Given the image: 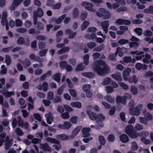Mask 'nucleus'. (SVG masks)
<instances>
[{
    "mask_svg": "<svg viewBox=\"0 0 153 153\" xmlns=\"http://www.w3.org/2000/svg\"><path fill=\"white\" fill-rule=\"evenodd\" d=\"M94 70L100 76H103L109 73L110 70L108 65L102 60L97 61L93 66Z\"/></svg>",
    "mask_w": 153,
    "mask_h": 153,
    "instance_id": "obj_1",
    "label": "nucleus"
},
{
    "mask_svg": "<svg viewBox=\"0 0 153 153\" xmlns=\"http://www.w3.org/2000/svg\"><path fill=\"white\" fill-rule=\"evenodd\" d=\"M86 112L91 119L93 120H96V122L97 125H99L101 127H103V121L105 119V117L102 114H100L98 115L90 110H87Z\"/></svg>",
    "mask_w": 153,
    "mask_h": 153,
    "instance_id": "obj_2",
    "label": "nucleus"
},
{
    "mask_svg": "<svg viewBox=\"0 0 153 153\" xmlns=\"http://www.w3.org/2000/svg\"><path fill=\"white\" fill-rule=\"evenodd\" d=\"M134 128L132 125L127 126L125 128V132L131 138H134L138 136V133L134 130Z\"/></svg>",
    "mask_w": 153,
    "mask_h": 153,
    "instance_id": "obj_3",
    "label": "nucleus"
},
{
    "mask_svg": "<svg viewBox=\"0 0 153 153\" xmlns=\"http://www.w3.org/2000/svg\"><path fill=\"white\" fill-rule=\"evenodd\" d=\"M99 12H96V15L100 17L105 19H108L111 16V14L108 11L104 8L99 9Z\"/></svg>",
    "mask_w": 153,
    "mask_h": 153,
    "instance_id": "obj_4",
    "label": "nucleus"
},
{
    "mask_svg": "<svg viewBox=\"0 0 153 153\" xmlns=\"http://www.w3.org/2000/svg\"><path fill=\"white\" fill-rule=\"evenodd\" d=\"M46 141L48 142H50L51 143H54L57 144V145L54 144L53 145V147H54L55 149L59 151V150L61 148V145L60 144V141L57 139L51 138L50 137H48L46 139Z\"/></svg>",
    "mask_w": 153,
    "mask_h": 153,
    "instance_id": "obj_5",
    "label": "nucleus"
},
{
    "mask_svg": "<svg viewBox=\"0 0 153 153\" xmlns=\"http://www.w3.org/2000/svg\"><path fill=\"white\" fill-rule=\"evenodd\" d=\"M142 108V105L139 104L135 108L129 110L130 114L132 116H138Z\"/></svg>",
    "mask_w": 153,
    "mask_h": 153,
    "instance_id": "obj_6",
    "label": "nucleus"
},
{
    "mask_svg": "<svg viewBox=\"0 0 153 153\" xmlns=\"http://www.w3.org/2000/svg\"><path fill=\"white\" fill-rule=\"evenodd\" d=\"M71 126V123L68 121H65L63 124H59L58 125H54L53 127L56 128H58L59 129H69Z\"/></svg>",
    "mask_w": 153,
    "mask_h": 153,
    "instance_id": "obj_7",
    "label": "nucleus"
},
{
    "mask_svg": "<svg viewBox=\"0 0 153 153\" xmlns=\"http://www.w3.org/2000/svg\"><path fill=\"white\" fill-rule=\"evenodd\" d=\"M82 5L85 7V8L86 9L92 12L94 11V10L93 8V5L91 3L87 1H84L82 2Z\"/></svg>",
    "mask_w": 153,
    "mask_h": 153,
    "instance_id": "obj_8",
    "label": "nucleus"
},
{
    "mask_svg": "<svg viewBox=\"0 0 153 153\" xmlns=\"http://www.w3.org/2000/svg\"><path fill=\"white\" fill-rule=\"evenodd\" d=\"M116 101L117 104L122 103L123 104H126V98L125 96L121 97L118 95L116 98Z\"/></svg>",
    "mask_w": 153,
    "mask_h": 153,
    "instance_id": "obj_9",
    "label": "nucleus"
},
{
    "mask_svg": "<svg viewBox=\"0 0 153 153\" xmlns=\"http://www.w3.org/2000/svg\"><path fill=\"white\" fill-rule=\"evenodd\" d=\"M66 16V15L65 14H64L59 17L58 18L53 17L51 19V20L52 22H55L57 24H59L65 18Z\"/></svg>",
    "mask_w": 153,
    "mask_h": 153,
    "instance_id": "obj_10",
    "label": "nucleus"
},
{
    "mask_svg": "<svg viewBox=\"0 0 153 153\" xmlns=\"http://www.w3.org/2000/svg\"><path fill=\"white\" fill-rule=\"evenodd\" d=\"M131 70L129 68H127L125 69L123 72V77L125 80H128V76L129 73L131 72Z\"/></svg>",
    "mask_w": 153,
    "mask_h": 153,
    "instance_id": "obj_11",
    "label": "nucleus"
},
{
    "mask_svg": "<svg viewBox=\"0 0 153 153\" xmlns=\"http://www.w3.org/2000/svg\"><path fill=\"white\" fill-rule=\"evenodd\" d=\"M1 94L6 98L10 97L11 96L14 95V93L13 91H6L5 89H2Z\"/></svg>",
    "mask_w": 153,
    "mask_h": 153,
    "instance_id": "obj_12",
    "label": "nucleus"
},
{
    "mask_svg": "<svg viewBox=\"0 0 153 153\" xmlns=\"http://www.w3.org/2000/svg\"><path fill=\"white\" fill-rule=\"evenodd\" d=\"M120 140L123 143H126L129 140L128 136L125 134H121L119 137Z\"/></svg>",
    "mask_w": 153,
    "mask_h": 153,
    "instance_id": "obj_13",
    "label": "nucleus"
},
{
    "mask_svg": "<svg viewBox=\"0 0 153 153\" xmlns=\"http://www.w3.org/2000/svg\"><path fill=\"white\" fill-rule=\"evenodd\" d=\"M91 130V128L89 127L83 128L82 130L83 137L85 138L88 137L90 134L89 132Z\"/></svg>",
    "mask_w": 153,
    "mask_h": 153,
    "instance_id": "obj_14",
    "label": "nucleus"
},
{
    "mask_svg": "<svg viewBox=\"0 0 153 153\" xmlns=\"http://www.w3.org/2000/svg\"><path fill=\"white\" fill-rule=\"evenodd\" d=\"M109 21L107 20L104 21L102 23V28L106 33H107L108 32V28L109 25Z\"/></svg>",
    "mask_w": 153,
    "mask_h": 153,
    "instance_id": "obj_15",
    "label": "nucleus"
},
{
    "mask_svg": "<svg viewBox=\"0 0 153 153\" xmlns=\"http://www.w3.org/2000/svg\"><path fill=\"white\" fill-rule=\"evenodd\" d=\"M44 13L42 9L40 7H38L36 11L33 12V15H36L38 17L41 18L43 15Z\"/></svg>",
    "mask_w": 153,
    "mask_h": 153,
    "instance_id": "obj_16",
    "label": "nucleus"
},
{
    "mask_svg": "<svg viewBox=\"0 0 153 153\" xmlns=\"http://www.w3.org/2000/svg\"><path fill=\"white\" fill-rule=\"evenodd\" d=\"M111 76L113 78L117 81L121 82L123 80L121 74L119 72L115 74H113Z\"/></svg>",
    "mask_w": 153,
    "mask_h": 153,
    "instance_id": "obj_17",
    "label": "nucleus"
},
{
    "mask_svg": "<svg viewBox=\"0 0 153 153\" xmlns=\"http://www.w3.org/2000/svg\"><path fill=\"white\" fill-rule=\"evenodd\" d=\"M40 148L43 150L50 152L51 151V149L49 145L47 143L40 144Z\"/></svg>",
    "mask_w": 153,
    "mask_h": 153,
    "instance_id": "obj_18",
    "label": "nucleus"
},
{
    "mask_svg": "<svg viewBox=\"0 0 153 153\" xmlns=\"http://www.w3.org/2000/svg\"><path fill=\"white\" fill-rule=\"evenodd\" d=\"M82 75L84 76L89 78H92L95 76V74L91 72H83Z\"/></svg>",
    "mask_w": 153,
    "mask_h": 153,
    "instance_id": "obj_19",
    "label": "nucleus"
},
{
    "mask_svg": "<svg viewBox=\"0 0 153 153\" xmlns=\"http://www.w3.org/2000/svg\"><path fill=\"white\" fill-rule=\"evenodd\" d=\"M56 138L61 140H65L68 139V136L65 134H59L56 135Z\"/></svg>",
    "mask_w": 153,
    "mask_h": 153,
    "instance_id": "obj_20",
    "label": "nucleus"
},
{
    "mask_svg": "<svg viewBox=\"0 0 153 153\" xmlns=\"http://www.w3.org/2000/svg\"><path fill=\"white\" fill-rule=\"evenodd\" d=\"M81 127L79 126L76 127L72 131L71 136L74 137L80 131Z\"/></svg>",
    "mask_w": 153,
    "mask_h": 153,
    "instance_id": "obj_21",
    "label": "nucleus"
},
{
    "mask_svg": "<svg viewBox=\"0 0 153 153\" xmlns=\"http://www.w3.org/2000/svg\"><path fill=\"white\" fill-rule=\"evenodd\" d=\"M52 78L58 82H59L61 80L60 74L59 73H56L53 75Z\"/></svg>",
    "mask_w": 153,
    "mask_h": 153,
    "instance_id": "obj_22",
    "label": "nucleus"
},
{
    "mask_svg": "<svg viewBox=\"0 0 153 153\" xmlns=\"http://www.w3.org/2000/svg\"><path fill=\"white\" fill-rule=\"evenodd\" d=\"M98 140L101 145H104L106 143V140L104 137L100 135L98 137Z\"/></svg>",
    "mask_w": 153,
    "mask_h": 153,
    "instance_id": "obj_23",
    "label": "nucleus"
},
{
    "mask_svg": "<svg viewBox=\"0 0 153 153\" xmlns=\"http://www.w3.org/2000/svg\"><path fill=\"white\" fill-rule=\"evenodd\" d=\"M89 22L87 20H85L81 25V30L83 31L85 30L89 24Z\"/></svg>",
    "mask_w": 153,
    "mask_h": 153,
    "instance_id": "obj_24",
    "label": "nucleus"
},
{
    "mask_svg": "<svg viewBox=\"0 0 153 153\" xmlns=\"http://www.w3.org/2000/svg\"><path fill=\"white\" fill-rule=\"evenodd\" d=\"M71 105L72 107H76L79 108H81L82 107L81 103L78 102H72L71 103Z\"/></svg>",
    "mask_w": 153,
    "mask_h": 153,
    "instance_id": "obj_25",
    "label": "nucleus"
},
{
    "mask_svg": "<svg viewBox=\"0 0 153 153\" xmlns=\"http://www.w3.org/2000/svg\"><path fill=\"white\" fill-rule=\"evenodd\" d=\"M111 78L107 77L104 79L102 84L103 85H109L111 82Z\"/></svg>",
    "mask_w": 153,
    "mask_h": 153,
    "instance_id": "obj_26",
    "label": "nucleus"
},
{
    "mask_svg": "<svg viewBox=\"0 0 153 153\" xmlns=\"http://www.w3.org/2000/svg\"><path fill=\"white\" fill-rule=\"evenodd\" d=\"M89 55L88 54H85L83 56L84 63L85 65H87L88 64Z\"/></svg>",
    "mask_w": 153,
    "mask_h": 153,
    "instance_id": "obj_27",
    "label": "nucleus"
},
{
    "mask_svg": "<svg viewBox=\"0 0 153 153\" xmlns=\"http://www.w3.org/2000/svg\"><path fill=\"white\" fill-rule=\"evenodd\" d=\"M79 14V11L77 8H75L73 10L72 15L74 18H76L78 17Z\"/></svg>",
    "mask_w": 153,
    "mask_h": 153,
    "instance_id": "obj_28",
    "label": "nucleus"
},
{
    "mask_svg": "<svg viewBox=\"0 0 153 153\" xmlns=\"http://www.w3.org/2000/svg\"><path fill=\"white\" fill-rule=\"evenodd\" d=\"M105 47V45L104 44H101L100 46L97 47L94 49V51H101L103 50Z\"/></svg>",
    "mask_w": 153,
    "mask_h": 153,
    "instance_id": "obj_29",
    "label": "nucleus"
},
{
    "mask_svg": "<svg viewBox=\"0 0 153 153\" xmlns=\"http://www.w3.org/2000/svg\"><path fill=\"white\" fill-rule=\"evenodd\" d=\"M144 12L146 13L153 14V7L152 6H149V8L145 9Z\"/></svg>",
    "mask_w": 153,
    "mask_h": 153,
    "instance_id": "obj_30",
    "label": "nucleus"
},
{
    "mask_svg": "<svg viewBox=\"0 0 153 153\" xmlns=\"http://www.w3.org/2000/svg\"><path fill=\"white\" fill-rule=\"evenodd\" d=\"M143 34L145 36L150 37L152 35L153 33L150 30H146L143 32Z\"/></svg>",
    "mask_w": 153,
    "mask_h": 153,
    "instance_id": "obj_31",
    "label": "nucleus"
},
{
    "mask_svg": "<svg viewBox=\"0 0 153 153\" xmlns=\"http://www.w3.org/2000/svg\"><path fill=\"white\" fill-rule=\"evenodd\" d=\"M129 42V41L128 39H120L117 42L120 45H124L127 44Z\"/></svg>",
    "mask_w": 153,
    "mask_h": 153,
    "instance_id": "obj_32",
    "label": "nucleus"
},
{
    "mask_svg": "<svg viewBox=\"0 0 153 153\" xmlns=\"http://www.w3.org/2000/svg\"><path fill=\"white\" fill-rule=\"evenodd\" d=\"M85 68L83 63H82L80 64H78L76 67V71H82Z\"/></svg>",
    "mask_w": 153,
    "mask_h": 153,
    "instance_id": "obj_33",
    "label": "nucleus"
},
{
    "mask_svg": "<svg viewBox=\"0 0 153 153\" xmlns=\"http://www.w3.org/2000/svg\"><path fill=\"white\" fill-rule=\"evenodd\" d=\"M25 102V100L23 98H20L19 99V103L20 105H22V106H20L21 108H24L26 107V104H25L24 105Z\"/></svg>",
    "mask_w": 153,
    "mask_h": 153,
    "instance_id": "obj_34",
    "label": "nucleus"
},
{
    "mask_svg": "<svg viewBox=\"0 0 153 153\" xmlns=\"http://www.w3.org/2000/svg\"><path fill=\"white\" fill-rule=\"evenodd\" d=\"M129 45L130 48H137L139 46L138 42H131L129 43Z\"/></svg>",
    "mask_w": 153,
    "mask_h": 153,
    "instance_id": "obj_35",
    "label": "nucleus"
},
{
    "mask_svg": "<svg viewBox=\"0 0 153 153\" xmlns=\"http://www.w3.org/2000/svg\"><path fill=\"white\" fill-rule=\"evenodd\" d=\"M17 43L19 45H22L25 44V39L22 37H19L17 40Z\"/></svg>",
    "mask_w": 153,
    "mask_h": 153,
    "instance_id": "obj_36",
    "label": "nucleus"
},
{
    "mask_svg": "<svg viewBox=\"0 0 153 153\" xmlns=\"http://www.w3.org/2000/svg\"><path fill=\"white\" fill-rule=\"evenodd\" d=\"M5 62L7 65H10L11 62V60L10 56L8 55H6L5 56Z\"/></svg>",
    "mask_w": 153,
    "mask_h": 153,
    "instance_id": "obj_37",
    "label": "nucleus"
},
{
    "mask_svg": "<svg viewBox=\"0 0 153 153\" xmlns=\"http://www.w3.org/2000/svg\"><path fill=\"white\" fill-rule=\"evenodd\" d=\"M30 64V62L28 59L26 58L23 61V64L24 67L27 68L29 66Z\"/></svg>",
    "mask_w": 153,
    "mask_h": 153,
    "instance_id": "obj_38",
    "label": "nucleus"
},
{
    "mask_svg": "<svg viewBox=\"0 0 153 153\" xmlns=\"http://www.w3.org/2000/svg\"><path fill=\"white\" fill-rule=\"evenodd\" d=\"M139 118L140 122L141 123L145 125L147 124L148 120L147 117H140Z\"/></svg>",
    "mask_w": 153,
    "mask_h": 153,
    "instance_id": "obj_39",
    "label": "nucleus"
},
{
    "mask_svg": "<svg viewBox=\"0 0 153 153\" xmlns=\"http://www.w3.org/2000/svg\"><path fill=\"white\" fill-rule=\"evenodd\" d=\"M37 26V29L39 30H42L44 29V25L41 22H38Z\"/></svg>",
    "mask_w": 153,
    "mask_h": 153,
    "instance_id": "obj_40",
    "label": "nucleus"
},
{
    "mask_svg": "<svg viewBox=\"0 0 153 153\" xmlns=\"http://www.w3.org/2000/svg\"><path fill=\"white\" fill-rule=\"evenodd\" d=\"M69 91L72 97L74 98L76 97L77 94L75 90L74 89H69Z\"/></svg>",
    "mask_w": 153,
    "mask_h": 153,
    "instance_id": "obj_41",
    "label": "nucleus"
},
{
    "mask_svg": "<svg viewBox=\"0 0 153 153\" xmlns=\"http://www.w3.org/2000/svg\"><path fill=\"white\" fill-rule=\"evenodd\" d=\"M132 58L130 56H126L123 57V61L125 63L131 62Z\"/></svg>",
    "mask_w": 153,
    "mask_h": 153,
    "instance_id": "obj_42",
    "label": "nucleus"
},
{
    "mask_svg": "<svg viewBox=\"0 0 153 153\" xmlns=\"http://www.w3.org/2000/svg\"><path fill=\"white\" fill-rule=\"evenodd\" d=\"M104 99L107 101L109 103H112L114 101V100L112 97L111 96L107 95L104 97Z\"/></svg>",
    "mask_w": 153,
    "mask_h": 153,
    "instance_id": "obj_43",
    "label": "nucleus"
},
{
    "mask_svg": "<svg viewBox=\"0 0 153 153\" xmlns=\"http://www.w3.org/2000/svg\"><path fill=\"white\" fill-rule=\"evenodd\" d=\"M115 139V137L113 134H110L107 138V140L108 141L110 142H113L114 141Z\"/></svg>",
    "mask_w": 153,
    "mask_h": 153,
    "instance_id": "obj_44",
    "label": "nucleus"
},
{
    "mask_svg": "<svg viewBox=\"0 0 153 153\" xmlns=\"http://www.w3.org/2000/svg\"><path fill=\"white\" fill-rule=\"evenodd\" d=\"M65 87L64 85L61 86L57 91V94L59 95H61Z\"/></svg>",
    "mask_w": 153,
    "mask_h": 153,
    "instance_id": "obj_45",
    "label": "nucleus"
},
{
    "mask_svg": "<svg viewBox=\"0 0 153 153\" xmlns=\"http://www.w3.org/2000/svg\"><path fill=\"white\" fill-rule=\"evenodd\" d=\"M67 65V62L65 61H61L59 63L60 67L62 69H64Z\"/></svg>",
    "mask_w": 153,
    "mask_h": 153,
    "instance_id": "obj_46",
    "label": "nucleus"
},
{
    "mask_svg": "<svg viewBox=\"0 0 153 153\" xmlns=\"http://www.w3.org/2000/svg\"><path fill=\"white\" fill-rule=\"evenodd\" d=\"M122 49L120 47L117 48L115 52L116 55L118 54V55L120 56H122L123 55V53L122 51Z\"/></svg>",
    "mask_w": 153,
    "mask_h": 153,
    "instance_id": "obj_47",
    "label": "nucleus"
},
{
    "mask_svg": "<svg viewBox=\"0 0 153 153\" xmlns=\"http://www.w3.org/2000/svg\"><path fill=\"white\" fill-rule=\"evenodd\" d=\"M143 128V126L139 123H137L136 126H135L134 129L135 130H140Z\"/></svg>",
    "mask_w": 153,
    "mask_h": 153,
    "instance_id": "obj_48",
    "label": "nucleus"
},
{
    "mask_svg": "<svg viewBox=\"0 0 153 153\" xmlns=\"http://www.w3.org/2000/svg\"><path fill=\"white\" fill-rule=\"evenodd\" d=\"M131 91L133 95H136L138 93L137 88L134 86H131Z\"/></svg>",
    "mask_w": 153,
    "mask_h": 153,
    "instance_id": "obj_49",
    "label": "nucleus"
},
{
    "mask_svg": "<svg viewBox=\"0 0 153 153\" xmlns=\"http://www.w3.org/2000/svg\"><path fill=\"white\" fill-rule=\"evenodd\" d=\"M91 85L89 84L84 85H83L82 88L84 91L86 92L90 90Z\"/></svg>",
    "mask_w": 153,
    "mask_h": 153,
    "instance_id": "obj_50",
    "label": "nucleus"
},
{
    "mask_svg": "<svg viewBox=\"0 0 153 153\" xmlns=\"http://www.w3.org/2000/svg\"><path fill=\"white\" fill-rule=\"evenodd\" d=\"M47 51V49H44L40 51L39 53V56L41 57L45 56L46 55Z\"/></svg>",
    "mask_w": 153,
    "mask_h": 153,
    "instance_id": "obj_51",
    "label": "nucleus"
},
{
    "mask_svg": "<svg viewBox=\"0 0 153 153\" xmlns=\"http://www.w3.org/2000/svg\"><path fill=\"white\" fill-rule=\"evenodd\" d=\"M134 31L139 36H141L142 33V29L141 28H136L134 29Z\"/></svg>",
    "mask_w": 153,
    "mask_h": 153,
    "instance_id": "obj_52",
    "label": "nucleus"
},
{
    "mask_svg": "<svg viewBox=\"0 0 153 153\" xmlns=\"http://www.w3.org/2000/svg\"><path fill=\"white\" fill-rule=\"evenodd\" d=\"M15 132L17 135L21 136L23 135V132L19 127H17L15 130Z\"/></svg>",
    "mask_w": 153,
    "mask_h": 153,
    "instance_id": "obj_53",
    "label": "nucleus"
},
{
    "mask_svg": "<svg viewBox=\"0 0 153 153\" xmlns=\"http://www.w3.org/2000/svg\"><path fill=\"white\" fill-rule=\"evenodd\" d=\"M108 59L112 61H116V54L114 53H111L109 56Z\"/></svg>",
    "mask_w": 153,
    "mask_h": 153,
    "instance_id": "obj_54",
    "label": "nucleus"
},
{
    "mask_svg": "<svg viewBox=\"0 0 153 153\" xmlns=\"http://www.w3.org/2000/svg\"><path fill=\"white\" fill-rule=\"evenodd\" d=\"M143 22V21L140 19H134L132 20V23L134 24H140Z\"/></svg>",
    "mask_w": 153,
    "mask_h": 153,
    "instance_id": "obj_55",
    "label": "nucleus"
},
{
    "mask_svg": "<svg viewBox=\"0 0 153 153\" xmlns=\"http://www.w3.org/2000/svg\"><path fill=\"white\" fill-rule=\"evenodd\" d=\"M54 3V0H47L46 1V5L52 7Z\"/></svg>",
    "mask_w": 153,
    "mask_h": 153,
    "instance_id": "obj_56",
    "label": "nucleus"
},
{
    "mask_svg": "<svg viewBox=\"0 0 153 153\" xmlns=\"http://www.w3.org/2000/svg\"><path fill=\"white\" fill-rule=\"evenodd\" d=\"M73 7V5L71 4L65 7L63 10V13L67 12L69 10L71 9Z\"/></svg>",
    "mask_w": 153,
    "mask_h": 153,
    "instance_id": "obj_57",
    "label": "nucleus"
},
{
    "mask_svg": "<svg viewBox=\"0 0 153 153\" xmlns=\"http://www.w3.org/2000/svg\"><path fill=\"white\" fill-rule=\"evenodd\" d=\"M87 45L89 48L92 49L95 47L96 44L94 42H90L87 43Z\"/></svg>",
    "mask_w": 153,
    "mask_h": 153,
    "instance_id": "obj_58",
    "label": "nucleus"
},
{
    "mask_svg": "<svg viewBox=\"0 0 153 153\" xmlns=\"http://www.w3.org/2000/svg\"><path fill=\"white\" fill-rule=\"evenodd\" d=\"M16 30L17 32L22 33H24L27 31L26 29L23 28H18L16 29Z\"/></svg>",
    "mask_w": 153,
    "mask_h": 153,
    "instance_id": "obj_59",
    "label": "nucleus"
},
{
    "mask_svg": "<svg viewBox=\"0 0 153 153\" xmlns=\"http://www.w3.org/2000/svg\"><path fill=\"white\" fill-rule=\"evenodd\" d=\"M13 47L11 46L7 48H4L1 50L2 51L7 53L11 51Z\"/></svg>",
    "mask_w": 153,
    "mask_h": 153,
    "instance_id": "obj_60",
    "label": "nucleus"
},
{
    "mask_svg": "<svg viewBox=\"0 0 153 153\" xmlns=\"http://www.w3.org/2000/svg\"><path fill=\"white\" fill-rule=\"evenodd\" d=\"M38 45L39 49H42L44 48L46 46L45 43L42 42H39Z\"/></svg>",
    "mask_w": 153,
    "mask_h": 153,
    "instance_id": "obj_61",
    "label": "nucleus"
},
{
    "mask_svg": "<svg viewBox=\"0 0 153 153\" xmlns=\"http://www.w3.org/2000/svg\"><path fill=\"white\" fill-rule=\"evenodd\" d=\"M127 10V8L126 7L122 6L117 8V9L116 10L118 12H121L126 11Z\"/></svg>",
    "mask_w": 153,
    "mask_h": 153,
    "instance_id": "obj_62",
    "label": "nucleus"
},
{
    "mask_svg": "<svg viewBox=\"0 0 153 153\" xmlns=\"http://www.w3.org/2000/svg\"><path fill=\"white\" fill-rule=\"evenodd\" d=\"M88 13L86 12H84L81 13L80 18L81 20H84L86 18Z\"/></svg>",
    "mask_w": 153,
    "mask_h": 153,
    "instance_id": "obj_63",
    "label": "nucleus"
},
{
    "mask_svg": "<svg viewBox=\"0 0 153 153\" xmlns=\"http://www.w3.org/2000/svg\"><path fill=\"white\" fill-rule=\"evenodd\" d=\"M53 97V92L49 91L48 93L47 99L49 100H52Z\"/></svg>",
    "mask_w": 153,
    "mask_h": 153,
    "instance_id": "obj_64",
    "label": "nucleus"
}]
</instances>
